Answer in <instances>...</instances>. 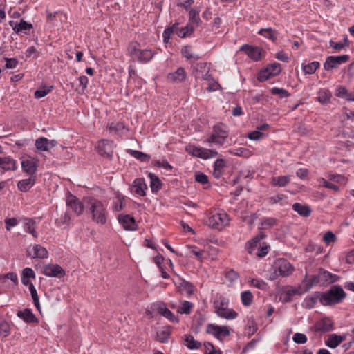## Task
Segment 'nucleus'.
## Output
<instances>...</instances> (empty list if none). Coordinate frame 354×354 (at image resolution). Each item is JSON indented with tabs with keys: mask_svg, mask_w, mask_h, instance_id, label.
I'll return each instance as SVG.
<instances>
[{
	"mask_svg": "<svg viewBox=\"0 0 354 354\" xmlns=\"http://www.w3.org/2000/svg\"><path fill=\"white\" fill-rule=\"evenodd\" d=\"M127 51L132 60L140 64L149 62L156 55L151 49H142L140 44L136 41H132L129 44Z\"/></svg>",
	"mask_w": 354,
	"mask_h": 354,
	"instance_id": "1",
	"label": "nucleus"
},
{
	"mask_svg": "<svg viewBox=\"0 0 354 354\" xmlns=\"http://www.w3.org/2000/svg\"><path fill=\"white\" fill-rule=\"evenodd\" d=\"M88 203V212L92 220L97 224L105 225L107 221L108 212L104 204L94 198H90Z\"/></svg>",
	"mask_w": 354,
	"mask_h": 354,
	"instance_id": "2",
	"label": "nucleus"
},
{
	"mask_svg": "<svg viewBox=\"0 0 354 354\" xmlns=\"http://www.w3.org/2000/svg\"><path fill=\"white\" fill-rule=\"evenodd\" d=\"M338 279L336 274H333L326 270H319V272L313 275L309 279L306 278L303 281L304 283V291L307 292L310 290L314 286H325L335 282Z\"/></svg>",
	"mask_w": 354,
	"mask_h": 354,
	"instance_id": "3",
	"label": "nucleus"
},
{
	"mask_svg": "<svg viewBox=\"0 0 354 354\" xmlns=\"http://www.w3.org/2000/svg\"><path fill=\"white\" fill-rule=\"evenodd\" d=\"M216 315L225 319H234L238 313L233 309L229 308V299L223 296L218 297L213 303Z\"/></svg>",
	"mask_w": 354,
	"mask_h": 354,
	"instance_id": "4",
	"label": "nucleus"
},
{
	"mask_svg": "<svg viewBox=\"0 0 354 354\" xmlns=\"http://www.w3.org/2000/svg\"><path fill=\"white\" fill-rule=\"evenodd\" d=\"M346 297V293L339 286H335L326 292H323L319 298L320 302L324 305H333L340 303Z\"/></svg>",
	"mask_w": 354,
	"mask_h": 354,
	"instance_id": "5",
	"label": "nucleus"
},
{
	"mask_svg": "<svg viewBox=\"0 0 354 354\" xmlns=\"http://www.w3.org/2000/svg\"><path fill=\"white\" fill-rule=\"evenodd\" d=\"M228 137V131L223 124H218L213 127L212 133L206 140L207 142L215 143L221 146L223 145L225 139Z\"/></svg>",
	"mask_w": 354,
	"mask_h": 354,
	"instance_id": "6",
	"label": "nucleus"
},
{
	"mask_svg": "<svg viewBox=\"0 0 354 354\" xmlns=\"http://www.w3.org/2000/svg\"><path fill=\"white\" fill-rule=\"evenodd\" d=\"M208 225L217 230H221L229 224V216L223 211L213 212L209 216Z\"/></svg>",
	"mask_w": 354,
	"mask_h": 354,
	"instance_id": "7",
	"label": "nucleus"
},
{
	"mask_svg": "<svg viewBox=\"0 0 354 354\" xmlns=\"http://www.w3.org/2000/svg\"><path fill=\"white\" fill-rule=\"evenodd\" d=\"M273 270L281 277H286L292 273L294 267L286 259H278L274 263Z\"/></svg>",
	"mask_w": 354,
	"mask_h": 354,
	"instance_id": "8",
	"label": "nucleus"
},
{
	"mask_svg": "<svg viewBox=\"0 0 354 354\" xmlns=\"http://www.w3.org/2000/svg\"><path fill=\"white\" fill-rule=\"evenodd\" d=\"M206 333L213 335L218 340L230 335V331L226 326H218L214 324H208L206 326Z\"/></svg>",
	"mask_w": 354,
	"mask_h": 354,
	"instance_id": "9",
	"label": "nucleus"
},
{
	"mask_svg": "<svg viewBox=\"0 0 354 354\" xmlns=\"http://www.w3.org/2000/svg\"><path fill=\"white\" fill-rule=\"evenodd\" d=\"M350 57L348 55H343L339 56H329L326 58L324 63V68L326 71H330L336 68L342 64L346 63L348 61Z\"/></svg>",
	"mask_w": 354,
	"mask_h": 354,
	"instance_id": "10",
	"label": "nucleus"
},
{
	"mask_svg": "<svg viewBox=\"0 0 354 354\" xmlns=\"http://www.w3.org/2000/svg\"><path fill=\"white\" fill-rule=\"evenodd\" d=\"M241 51H243L251 59L257 62L262 59L264 50L259 47L253 46L248 44H243L240 48Z\"/></svg>",
	"mask_w": 354,
	"mask_h": 354,
	"instance_id": "11",
	"label": "nucleus"
},
{
	"mask_svg": "<svg viewBox=\"0 0 354 354\" xmlns=\"http://www.w3.org/2000/svg\"><path fill=\"white\" fill-rule=\"evenodd\" d=\"M66 205L69 207L77 216L83 214L84 205L83 203L75 196L69 194L66 198Z\"/></svg>",
	"mask_w": 354,
	"mask_h": 354,
	"instance_id": "12",
	"label": "nucleus"
},
{
	"mask_svg": "<svg viewBox=\"0 0 354 354\" xmlns=\"http://www.w3.org/2000/svg\"><path fill=\"white\" fill-rule=\"evenodd\" d=\"M189 153L194 156L207 160L209 158H214L218 155V152L212 149L203 148V147H193L190 151Z\"/></svg>",
	"mask_w": 354,
	"mask_h": 354,
	"instance_id": "13",
	"label": "nucleus"
},
{
	"mask_svg": "<svg viewBox=\"0 0 354 354\" xmlns=\"http://www.w3.org/2000/svg\"><path fill=\"white\" fill-rule=\"evenodd\" d=\"M9 24L12 28L13 31L17 34L28 35L30 30L33 28L32 24L27 22L23 19H21L19 23L10 21Z\"/></svg>",
	"mask_w": 354,
	"mask_h": 354,
	"instance_id": "14",
	"label": "nucleus"
},
{
	"mask_svg": "<svg viewBox=\"0 0 354 354\" xmlns=\"http://www.w3.org/2000/svg\"><path fill=\"white\" fill-rule=\"evenodd\" d=\"M42 273L46 277L57 278H62L65 275L64 270L57 264L46 265Z\"/></svg>",
	"mask_w": 354,
	"mask_h": 354,
	"instance_id": "15",
	"label": "nucleus"
},
{
	"mask_svg": "<svg viewBox=\"0 0 354 354\" xmlns=\"http://www.w3.org/2000/svg\"><path fill=\"white\" fill-rule=\"evenodd\" d=\"M119 223L125 230L134 231L137 230L135 218L129 214H119L118 216Z\"/></svg>",
	"mask_w": 354,
	"mask_h": 354,
	"instance_id": "16",
	"label": "nucleus"
},
{
	"mask_svg": "<svg viewBox=\"0 0 354 354\" xmlns=\"http://www.w3.org/2000/svg\"><path fill=\"white\" fill-rule=\"evenodd\" d=\"M21 167L23 171L30 176H35V174L38 167V160L33 158L24 159L21 161Z\"/></svg>",
	"mask_w": 354,
	"mask_h": 354,
	"instance_id": "17",
	"label": "nucleus"
},
{
	"mask_svg": "<svg viewBox=\"0 0 354 354\" xmlns=\"http://www.w3.org/2000/svg\"><path fill=\"white\" fill-rule=\"evenodd\" d=\"M114 142L109 140H102L98 142L97 149L99 153L102 156L111 157L114 148Z\"/></svg>",
	"mask_w": 354,
	"mask_h": 354,
	"instance_id": "18",
	"label": "nucleus"
},
{
	"mask_svg": "<svg viewBox=\"0 0 354 354\" xmlns=\"http://www.w3.org/2000/svg\"><path fill=\"white\" fill-rule=\"evenodd\" d=\"M187 77V73L183 67H179L173 73H169L167 78L169 82L180 83L184 82Z\"/></svg>",
	"mask_w": 354,
	"mask_h": 354,
	"instance_id": "19",
	"label": "nucleus"
},
{
	"mask_svg": "<svg viewBox=\"0 0 354 354\" xmlns=\"http://www.w3.org/2000/svg\"><path fill=\"white\" fill-rule=\"evenodd\" d=\"M17 316L23 319L27 324H37L39 322L38 319L29 308H25L23 310H19L17 313Z\"/></svg>",
	"mask_w": 354,
	"mask_h": 354,
	"instance_id": "20",
	"label": "nucleus"
},
{
	"mask_svg": "<svg viewBox=\"0 0 354 354\" xmlns=\"http://www.w3.org/2000/svg\"><path fill=\"white\" fill-rule=\"evenodd\" d=\"M133 187L134 188V193L140 196H145L146 195V190L147 189V185L145 183V180L142 178H136L133 182Z\"/></svg>",
	"mask_w": 354,
	"mask_h": 354,
	"instance_id": "21",
	"label": "nucleus"
},
{
	"mask_svg": "<svg viewBox=\"0 0 354 354\" xmlns=\"http://www.w3.org/2000/svg\"><path fill=\"white\" fill-rule=\"evenodd\" d=\"M0 167L4 171H15L17 169V162L10 156L2 157Z\"/></svg>",
	"mask_w": 354,
	"mask_h": 354,
	"instance_id": "22",
	"label": "nucleus"
},
{
	"mask_svg": "<svg viewBox=\"0 0 354 354\" xmlns=\"http://www.w3.org/2000/svg\"><path fill=\"white\" fill-rule=\"evenodd\" d=\"M333 330V322L328 317L322 319L317 324V330L326 333Z\"/></svg>",
	"mask_w": 354,
	"mask_h": 354,
	"instance_id": "23",
	"label": "nucleus"
},
{
	"mask_svg": "<svg viewBox=\"0 0 354 354\" xmlns=\"http://www.w3.org/2000/svg\"><path fill=\"white\" fill-rule=\"evenodd\" d=\"M35 176H30L28 178L19 180L17 183V188L21 192H26L32 187L35 183Z\"/></svg>",
	"mask_w": 354,
	"mask_h": 354,
	"instance_id": "24",
	"label": "nucleus"
},
{
	"mask_svg": "<svg viewBox=\"0 0 354 354\" xmlns=\"http://www.w3.org/2000/svg\"><path fill=\"white\" fill-rule=\"evenodd\" d=\"M36 277L35 273L30 268H26L22 270L21 273V283L24 286H30L32 284L31 279H35Z\"/></svg>",
	"mask_w": 354,
	"mask_h": 354,
	"instance_id": "25",
	"label": "nucleus"
},
{
	"mask_svg": "<svg viewBox=\"0 0 354 354\" xmlns=\"http://www.w3.org/2000/svg\"><path fill=\"white\" fill-rule=\"evenodd\" d=\"M291 180L289 175L274 176L270 180V184L273 187H286Z\"/></svg>",
	"mask_w": 354,
	"mask_h": 354,
	"instance_id": "26",
	"label": "nucleus"
},
{
	"mask_svg": "<svg viewBox=\"0 0 354 354\" xmlns=\"http://www.w3.org/2000/svg\"><path fill=\"white\" fill-rule=\"evenodd\" d=\"M178 288L181 292H186L188 295H192L194 292V286L189 281L179 278L178 281Z\"/></svg>",
	"mask_w": 354,
	"mask_h": 354,
	"instance_id": "27",
	"label": "nucleus"
},
{
	"mask_svg": "<svg viewBox=\"0 0 354 354\" xmlns=\"http://www.w3.org/2000/svg\"><path fill=\"white\" fill-rule=\"evenodd\" d=\"M292 209L304 217H308L311 213V209L308 205H303L299 203H294L292 205Z\"/></svg>",
	"mask_w": 354,
	"mask_h": 354,
	"instance_id": "28",
	"label": "nucleus"
},
{
	"mask_svg": "<svg viewBox=\"0 0 354 354\" xmlns=\"http://www.w3.org/2000/svg\"><path fill=\"white\" fill-rule=\"evenodd\" d=\"M344 339V337L342 336L332 334L329 335L327 340H326L325 344L330 348H335L337 347Z\"/></svg>",
	"mask_w": 354,
	"mask_h": 354,
	"instance_id": "29",
	"label": "nucleus"
},
{
	"mask_svg": "<svg viewBox=\"0 0 354 354\" xmlns=\"http://www.w3.org/2000/svg\"><path fill=\"white\" fill-rule=\"evenodd\" d=\"M184 341L185 346L190 350L198 349L201 347V343L194 339V337L189 334L184 335Z\"/></svg>",
	"mask_w": 354,
	"mask_h": 354,
	"instance_id": "30",
	"label": "nucleus"
},
{
	"mask_svg": "<svg viewBox=\"0 0 354 354\" xmlns=\"http://www.w3.org/2000/svg\"><path fill=\"white\" fill-rule=\"evenodd\" d=\"M194 28L192 24L188 23L185 26L182 28H178V26L176 28V35L181 37L185 38L187 36H189L194 32Z\"/></svg>",
	"mask_w": 354,
	"mask_h": 354,
	"instance_id": "31",
	"label": "nucleus"
},
{
	"mask_svg": "<svg viewBox=\"0 0 354 354\" xmlns=\"http://www.w3.org/2000/svg\"><path fill=\"white\" fill-rule=\"evenodd\" d=\"M150 179V187L153 193H157L162 187V183L159 178L154 174L150 173L149 174Z\"/></svg>",
	"mask_w": 354,
	"mask_h": 354,
	"instance_id": "32",
	"label": "nucleus"
},
{
	"mask_svg": "<svg viewBox=\"0 0 354 354\" xmlns=\"http://www.w3.org/2000/svg\"><path fill=\"white\" fill-rule=\"evenodd\" d=\"M33 254L32 257L33 258H39V259H44L47 258L48 255V252L47 250L39 244H35L33 245L32 248Z\"/></svg>",
	"mask_w": 354,
	"mask_h": 354,
	"instance_id": "33",
	"label": "nucleus"
},
{
	"mask_svg": "<svg viewBox=\"0 0 354 354\" xmlns=\"http://www.w3.org/2000/svg\"><path fill=\"white\" fill-rule=\"evenodd\" d=\"M24 221L25 231L32 234L33 237L37 238L38 236V234L35 230V221L33 219L27 218H24Z\"/></svg>",
	"mask_w": 354,
	"mask_h": 354,
	"instance_id": "34",
	"label": "nucleus"
},
{
	"mask_svg": "<svg viewBox=\"0 0 354 354\" xmlns=\"http://www.w3.org/2000/svg\"><path fill=\"white\" fill-rule=\"evenodd\" d=\"M108 128L110 131H113L118 134H122L125 131H128L122 122H113L109 124Z\"/></svg>",
	"mask_w": 354,
	"mask_h": 354,
	"instance_id": "35",
	"label": "nucleus"
},
{
	"mask_svg": "<svg viewBox=\"0 0 354 354\" xmlns=\"http://www.w3.org/2000/svg\"><path fill=\"white\" fill-rule=\"evenodd\" d=\"M320 64L319 62L314 61L308 64H302V71L304 74L311 75L313 74L317 68H319Z\"/></svg>",
	"mask_w": 354,
	"mask_h": 354,
	"instance_id": "36",
	"label": "nucleus"
},
{
	"mask_svg": "<svg viewBox=\"0 0 354 354\" xmlns=\"http://www.w3.org/2000/svg\"><path fill=\"white\" fill-rule=\"evenodd\" d=\"M258 34L268 38L272 41H274L277 39V33L271 28H261L258 31Z\"/></svg>",
	"mask_w": 354,
	"mask_h": 354,
	"instance_id": "37",
	"label": "nucleus"
},
{
	"mask_svg": "<svg viewBox=\"0 0 354 354\" xmlns=\"http://www.w3.org/2000/svg\"><path fill=\"white\" fill-rule=\"evenodd\" d=\"M158 312L169 320L171 322H177L178 319L176 317V316L174 315V313L167 308L164 304L160 305L158 308Z\"/></svg>",
	"mask_w": 354,
	"mask_h": 354,
	"instance_id": "38",
	"label": "nucleus"
},
{
	"mask_svg": "<svg viewBox=\"0 0 354 354\" xmlns=\"http://www.w3.org/2000/svg\"><path fill=\"white\" fill-rule=\"evenodd\" d=\"M193 69L194 72L195 77L200 78L201 74H203L207 71V63L205 62H199L196 63L193 66Z\"/></svg>",
	"mask_w": 354,
	"mask_h": 354,
	"instance_id": "39",
	"label": "nucleus"
},
{
	"mask_svg": "<svg viewBox=\"0 0 354 354\" xmlns=\"http://www.w3.org/2000/svg\"><path fill=\"white\" fill-rule=\"evenodd\" d=\"M189 23L191 24H194L196 26H198L201 23V20L200 19V10L193 9L189 10Z\"/></svg>",
	"mask_w": 354,
	"mask_h": 354,
	"instance_id": "40",
	"label": "nucleus"
},
{
	"mask_svg": "<svg viewBox=\"0 0 354 354\" xmlns=\"http://www.w3.org/2000/svg\"><path fill=\"white\" fill-rule=\"evenodd\" d=\"M127 152L131 155L133 157L136 158L137 160H140L141 162H147L150 159V156L148 154H146L142 151H137V150H133V149H128Z\"/></svg>",
	"mask_w": 354,
	"mask_h": 354,
	"instance_id": "41",
	"label": "nucleus"
},
{
	"mask_svg": "<svg viewBox=\"0 0 354 354\" xmlns=\"http://www.w3.org/2000/svg\"><path fill=\"white\" fill-rule=\"evenodd\" d=\"M203 348L204 354H222V351L220 348H216L212 343L209 342H205Z\"/></svg>",
	"mask_w": 354,
	"mask_h": 354,
	"instance_id": "42",
	"label": "nucleus"
},
{
	"mask_svg": "<svg viewBox=\"0 0 354 354\" xmlns=\"http://www.w3.org/2000/svg\"><path fill=\"white\" fill-rule=\"evenodd\" d=\"M35 147L41 151H48L50 148L48 145V138L41 137L35 140Z\"/></svg>",
	"mask_w": 354,
	"mask_h": 354,
	"instance_id": "43",
	"label": "nucleus"
},
{
	"mask_svg": "<svg viewBox=\"0 0 354 354\" xmlns=\"http://www.w3.org/2000/svg\"><path fill=\"white\" fill-rule=\"evenodd\" d=\"M298 290L295 288L288 287L286 288L283 292L284 302H290L292 300V297L297 294Z\"/></svg>",
	"mask_w": 354,
	"mask_h": 354,
	"instance_id": "44",
	"label": "nucleus"
},
{
	"mask_svg": "<svg viewBox=\"0 0 354 354\" xmlns=\"http://www.w3.org/2000/svg\"><path fill=\"white\" fill-rule=\"evenodd\" d=\"M181 55L183 57L191 59H193L194 60H197L200 58V57L197 55H194L192 52L191 47L189 46H185L181 48Z\"/></svg>",
	"mask_w": 354,
	"mask_h": 354,
	"instance_id": "45",
	"label": "nucleus"
},
{
	"mask_svg": "<svg viewBox=\"0 0 354 354\" xmlns=\"http://www.w3.org/2000/svg\"><path fill=\"white\" fill-rule=\"evenodd\" d=\"M317 95V100L322 104L328 102L331 97V93L326 89L319 91Z\"/></svg>",
	"mask_w": 354,
	"mask_h": 354,
	"instance_id": "46",
	"label": "nucleus"
},
{
	"mask_svg": "<svg viewBox=\"0 0 354 354\" xmlns=\"http://www.w3.org/2000/svg\"><path fill=\"white\" fill-rule=\"evenodd\" d=\"M270 93L273 95H277L280 98H286L290 96L288 91L283 88L273 87L270 89Z\"/></svg>",
	"mask_w": 354,
	"mask_h": 354,
	"instance_id": "47",
	"label": "nucleus"
},
{
	"mask_svg": "<svg viewBox=\"0 0 354 354\" xmlns=\"http://www.w3.org/2000/svg\"><path fill=\"white\" fill-rule=\"evenodd\" d=\"M124 196L120 194H118L116 196V201L113 202V209L115 212L122 211L124 209Z\"/></svg>",
	"mask_w": 354,
	"mask_h": 354,
	"instance_id": "48",
	"label": "nucleus"
},
{
	"mask_svg": "<svg viewBox=\"0 0 354 354\" xmlns=\"http://www.w3.org/2000/svg\"><path fill=\"white\" fill-rule=\"evenodd\" d=\"M28 288L30 292V295L33 300L35 306L38 310H40L41 306L39 304V296L37 295L36 288H35L33 284H30V286H28Z\"/></svg>",
	"mask_w": 354,
	"mask_h": 354,
	"instance_id": "49",
	"label": "nucleus"
},
{
	"mask_svg": "<svg viewBox=\"0 0 354 354\" xmlns=\"http://www.w3.org/2000/svg\"><path fill=\"white\" fill-rule=\"evenodd\" d=\"M178 26V23L174 24L171 26H169L164 30L162 33L163 41L165 43H168L171 35L173 32H176V28Z\"/></svg>",
	"mask_w": 354,
	"mask_h": 354,
	"instance_id": "50",
	"label": "nucleus"
},
{
	"mask_svg": "<svg viewBox=\"0 0 354 354\" xmlns=\"http://www.w3.org/2000/svg\"><path fill=\"white\" fill-rule=\"evenodd\" d=\"M193 307V304L188 301H184L182 304L178 307L177 312L180 314H189L191 309Z\"/></svg>",
	"mask_w": 354,
	"mask_h": 354,
	"instance_id": "51",
	"label": "nucleus"
},
{
	"mask_svg": "<svg viewBox=\"0 0 354 354\" xmlns=\"http://www.w3.org/2000/svg\"><path fill=\"white\" fill-rule=\"evenodd\" d=\"M277 224V220L272 217H264L261 219V225L263 229H268Z\"/></svg>",
	"mask_w": 354,
	"mask_h": 354,
	"instance_id": "52",
	"label": "nucleus"
},
{
	"mask_svg": "<svg viewBox=\"0 0 354 354\" xmlns=\"http://www.w3.org/2000/svg\"><path fill=\"white\" fill-rule=\"evenodd\" d=\"M242 304L245 306H249L253 301V295L250 290L244 291L241 295Z\"/></svg>",
	"mask_w": 354,
	"mask_h": 354,
	"instance_id": "53",
	"label": "nucleus"
},
{
	"mask_svg": "<svg viewBox=\"0 0 354 354\" xmlns=\"http://www.w3.org/2000/svg\"><path fill=\"white\" fill-rule=\"evenodd\" d=\"M10 333V327L9 324L5 321H0V335L3 337H8Z\"/></svg>",
	"mask_w": 354,
	"mask_h": 354,
	"instance_id": "54",
	"label": "nucleus"
},
{
	"mask_svg": "<svg viewBox=\"0 0 354 354\" xmlns=\"http://www.w3.org/2000/svg\"><path fill=\"white\" fill-rule=\"evenodd\" d=\"M169 330H162L157 332V339L161 343H167L170 336Z\"/></svg>",
	"mask_w": 354,
	"mask_h": 354,
	"instance_id": "55",
	"label": "nucleus"
},
{
	"mask_svg": "<svg viewBox=\"0 0 354 354\" xmlns=\"http://www.w3.org/2000/svg\"><path fill=\"white\" fill-rule=\"evenodd\" d=\"M187 247L190 250V252L192 253L198 260H199L201 262L203 261V250H198V248L196 245H189Z\"/></svg>",
	"mask_w": 354,
	"mask_h": 354,
	"instance_id": "56",
	"label": "nucleus"
},
{
	"mask_svg": "<svg viewBox=\"0 0 354 354\" xmlns=\"http://www.w3.org/2000/svg\"><path fill=\"white\" fill-rule=\"evenodd\" d=\"M336 240V236L331 231L326 232L323 236V241L327 245H329L330 244L335 243Z\"/></svg>",
	"mask_w": 354,
	"mask_h": 354,
	"instance_id": "57",
	"label": "nucleus"
},
{
	"mask_svg": "<svg viewBox=\"0 0 354 354\" xmlns=\"http://www.w3.org/2000/svg\"><path fill=\"white\" fill-rule=\"evenodd\" d=\"M250 286L261 290H266L267 288V283L260 279H252L250 280Z\"/></svg>",
	"mask_w": 354,
	"mask_h": 354,
	"instance_id": "58",
	"label": "nucleus"
},
{
	"mask_svg": "<svg viewBox=\"0 0 354 354\" xmlns=\"http://www.w3.org/2000/svg\"><path fill=\"white\" fill-rule=\"evenodd\" d=\"M268 70L270 71L272 76L279 75L281 71V65L279 63H273L267 66Z\"/></svg>",
	"mask_w": 354,
	"mask_h": 354,
	"instance_id": "59",
	"label": "nucleus"
},
{
	"mask_svg": "<svg viewBox=\"0 0 354 354\" xmlns=\"http://www.w3.org/2000/svg\"><path fill=\"white\" fill-rule=\"evenodd\" d=\"M292 340L295 343L298 344H304L306 343L308 339L305 334L301 333H296L292 337Z\"/></svg>",
	"mask_w": 354,
	"mask_h": 354,
	"instance_id": "60",
	"label": "nucleus"
},
{
	"mask_svg": "<svg viewBox=\"0 0 354 354\" xmlns=\"http://www.w3.org/2000/svg\"><path fill=\"white\" fill-rule=\"evenodd\" d=\"M266 136V133L260 132L259 130L256 129L255 131L249 133L248 138L252 140H259L263 138Z\"/></svg>",
	"mask_w": 354,
	"mask_h": 354,
	"instance_id": "61",
	"label": "nucleus"
},
{
	"mask_svg": "<svg viewBox=\"0 0 354 354\" xmlns=\"http://www.w3.org/2000/svg\"><path fill=\"white\" fill-rule=\"evenodd\" d=\"M272 77L267 67L265 69L261 70L257 75V80L259 82H264Z\"/></svg>",
	"mask_w": 354,
	"mask_h": 354,
	"instance_id": "62",
	"label": "nucleus"
},
{
	"mask_svg": "<svg viewBox=\"0 0 354 354\" xmlns=\"http://www.w3.org/2000/svg\"><path fill=\"white\" fill-rule=\"evenodd\" d=\"M316 302L317 298L313 297H307L304 299L302 305L306 308L310 309L314 307Z\"/></svg>",
	"mask_w": 354,
	"mask_h": 354,
	"instance_id": "63",
	"label": "nucleus"
},
{
	"mask_svg": "<svg viewBox=\"0 0 354 354\" xmlns=\"http://www.w3.org/2000/svg\"><path fill=\"white\" fill-rule=\"evenodd\" d=\"M6 228L7 230L10 231L12 227L18 225L19 221L17 218H6L4 221Z\"/></svg>",
	"mask_w": 354,
	"mask_h": 354,
	"instance_id": "64",
	"label": "nucleus"
}]
</instances>
